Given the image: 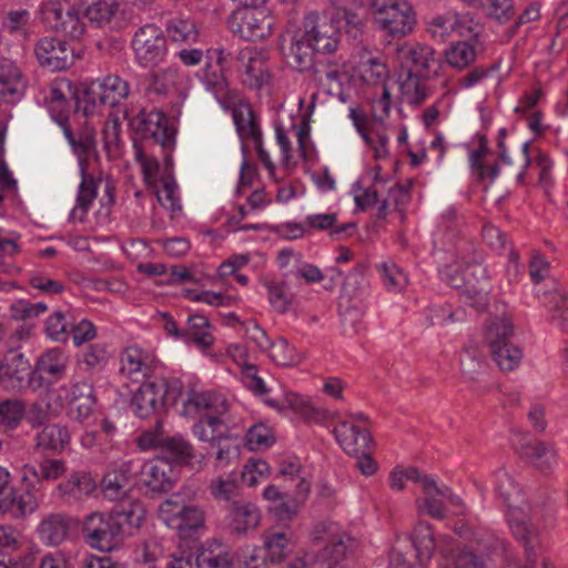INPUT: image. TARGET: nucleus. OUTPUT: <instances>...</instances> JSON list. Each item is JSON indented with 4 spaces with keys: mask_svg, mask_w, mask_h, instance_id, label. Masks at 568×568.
<instances>
[{
    "mask_svg": "<svg viewBox=\"0 0 568 568\" xmlns=\"http://www.w3.org/2000/svg\"><path fill=\"white\" fill-rule=\"evenodd\" d=\"M298 29L317 50V53L334 52L341 41L338 21L325 12L311 11L306 13Z\"/></svg>",
    "mask_w": 568,
    "mask_h": 568,
    "instance_id": "obj_8",
    "label": "nucleus"
},
{
    "mask_svg": "<svg viewBox=\"0 0 568 568\" xmlns=\"http://www.w3.org/2000/svg\"><path fill=\"white\" fill-rule=\"evenodd\" d=\"M165 31L174 42L195 43L200 32L194 21L189 19H172L168 22Z\"/></svg>",
    "mask_w": 568,
    "mask_h": 568,
    "instance_id": "obj_43",
    "label": "nucleus"
},
{
    "mask_svg": "<svg viewBox=\"0 0 568 568\" xmlns=\"http://www.w3.org/2000/svg\"><path fill=\"white\" fill-rule=\"evenodd\" d=\"M282 51L286 63L297 71L311 69L317 52L300 29L291 38L290 44L282 48Z\"/></svg>",
    "mask_w": 568,
    "mask_h": 568,
    "instance_id": "obj_29",
    "label": "nucleus"
},
{
    "mask_svg": "<svg viewBox=\"0 0 568 568\" xmlns=\"http://www.w3.org/2000/svg\"><path fill=\"white\" fill-rule=\"evenodd\" d=\"M237 60L243 63V83L252 89L260 90L270 85L272 74L263 54L244 49L239 52Z\"/></svg>",
    "mask_w": 568,
    "mask_h": 568,
    "instance_id": "obj_25",
    "label": "nucleus"
},
{
    "mask_svg": "<svg viewBox=\"0 0 568 568\" xmlns=\"http://www.w3.org/2000/svg\"><path fill=\"white\" fill-rule=\"evenodd\" d=\"M423 477L424 475L415 467H395L389 474V486L393 490L402 491L407 480L420 484Z\"/></svg>",
    "mask_w": 568,
    "mask_h": 568,
    "instance_id": "obj_57",
    "label": "nucleus"
},
{
    "mask_svg": "<svg viewBox=\"0 0 568 568\" xmlns=\"http://www.w3.org/2000/svg\"><path fill=\"white\" fill-rule=\"evenodd\" d=\"M26 414V406L19 399H4L0 402V428L14 429Z\"/></svg>",
    "mask_w": 568,
    "mask_h": 568,
    "instance_id": "obj_47",
    "label": "nucleus"
},
{
    "mask_svg": "<svg viewBox=\"0 0 568 568\" xmlns=\"http://www.w3.org/2000/svg\"><path fill=\"white\" fill-rule=\"evenodd\" d=\"M64 12L62 3L58 0L43 2L39 8L42 22L53 31H57Z\"/></svg>",
    "mask_w": 568,
    "mask_h": 568,
    "instance_id": "obj_58",
    "label": "nucleus"
},
{
    "mask_svg": "<svg viewBox=\"0 0 568 568\" xmlns=\"http://www.w3.org/2000/svg\"><path fill=\"white\" fill-rule=\"evenodd\" d=\"M519 459L541 474H551L557 459L554 443L534 438L524 434L515 447Z\"/></svg>",
    "mask_w": 568,
    "mask_h": 568,
    "instance_id": "obj_14",
    "label": "nucleus"
},
{
    "mask_svg": "<svg viewBox=\"0 0 568 568\" xmlns=\"http://www.w3.org/2000/svg\"><path fill=\"white\" fill-rule=\"evenodd\" d=\"M185 500L180 494H174L170 498H166L159 506V517L165 523L166 526L174 529L180 527L181 520L180 515L183 511Z\"/></svg>",
    "mask_w": 568,
    "mask_h": 568,
    "instance_id": "obj_50",
    "label": "nucleus"
},
{
    "mask_svg": "<svg viewBox=\"0 0 568 568\" xmlns=\"http://www.w3.org/2000/svg\"><path fill=\"white\" fill-rule=\"evenodd\" d=\"M448 284L462 290L464 302L478 312L487 307L491 286L486 270L481 265H468L463 271L455 270L454 274L448 275Z\"/></svg>",
    "mask_w": 568,
    "mask_h": 568,
    "instance_id": "obj_6",
    "label": "nucleus"
},
{
    "mask_svg": "<svg viewBox=\"0 0 568 568\" xmlns=\"http://www.w3.org/2000/svg\"><path fill=\"white\" fill-rule=\"evenodd\" d=\"M70 415L72 418L84 422L92 416L97 396L93 385L87 381L75 382L68 393Z\"/></svg>",
    "mask_w": 568,
    "mask_h": 568,
    "instance_id": "obj_27",
    "label": "nucleus"
},
{
    "mask_svg": "<svg viewBox=\"0 0 568 568\" xmlns=\"http://www.w3.org/2000/svg\"><path fill=\"white\" fill-rule=\"evenodd\" d=\"M261 510L250 500H232L227 505V529L231 536L242 538L261 525Z\"/></svg>",
    "mask_w": 568,
    "mask_h": 568,
    "instance_id": "obj_19",
    "label": "nucleus"
},
{
    "mask_svg": "<svg viewBox=\"0 0 568 568\" xmlns=\"http://www.w3.org/2000/svg\"><path fill=\"white\" fill-rule=\"evenodd\" d=\"M263 541L272 562H282L291 552V542L284 532L266 531L263 535Z\"/></svg>",
    "mask_w": 568,
    "mask_h": 568,
    "instance_id": "obj_42",
    "label": "nucleus"
},
{
    "mask_svg": "<svg viewBox=\"0 0 568 568\" xmlns=\"http://www.w3.org/2000/svg\"><path fill=\"white\" fill-rule=\"evenodd\" d=\"M72 84L70 81L60 80L52 83L48 99L50 101V110L52 113L55 111L59 112L58 115H53L55 120L61 116L67 119L63 112L68 109L69 98L72 97Z\"/></svg>",
    "mask_w": 568,
    "mask_h": 568,
    "instance_id": "obj_45",
    "label": "nucleus"
},
{
    "mask_svg": "<svg viewBox=\"0 0 568 568\" xmlns=\"http://www.w3.org/2000/svg\"><path fill=\"white\" fill-rule=\"evenodd\" d=\"M410 540L416 550V558L419 564H427L437 547L432 526L426 521H419L410 534Z\"/></svg>",
    "mask_w": 568,
    "mask_h": 568,
    "instance_id": "obj_35",
    "label": "nucleus"
},
{
    "mask_svg": "<svg viewBox=\"0 0 568 568\" xmlns=\"http://www.w3.org/2000/svg\"><path fill=\"white\" fill-rule=\"evenodd\" d=\"M110 354L106 349V346L103 344H91L89 345L82 353L81 363L87 366V371H97L103 368L108 361Z\"/></svg>",
    "mask_w": 568,
    "mask_h": 568,
    "instance_id": "obj_53",
    "label": "nucleus"
},
{
    "mask_svg": "<svg viewBox=\"0 0 568 568\" xmlns=\"http://www.w3.org/2000/svg\"><path fill=\"white\" fill-rule=\"evenodd\" d=\"M273 362L283 366H297L303 361V355L284 338H277L268 348Z\"/></svg>",
    "mask_w": 568,
    "mask_h": 568,
    "instance_id": "obj_46",
    "label": "nucleus"
},
{
    "mask_svg": "<svg viewBox=\"0 0 568 568\" xmlns=\"http://www.w3.org/2000/svg\"><path fill=\"white\" fill-rule=\"evenodd\" d=\"M85 541L101 551L116 548L123 540L110 514L92 513L83 523Z\"/></svg>",
    "mask_w": 568,
    "mask_h": 568,
    "instance_id": "obj_13",
    "label": "nucleus"
},
{
    "mask_svg": "<svg viewBox=\"0 0 568 568\" xmlns=\"http://www.w3.org/2000/svg\"><path fill=\"white\" fill-rule=\"evenodd\" d=\"M40 503L32 495L22 493L18 496H12L7 505V509L14 514V516L24 517L34 513L39 508Z\"/></svg>",
    "mask_w": 568,
    "mask_h": 568,
    "instance_id": "obj_59",
    "label": "nucleus"
},
{
    "mask_svg": "<svg viewBox=\"0 0 568 568\" xmlns=\"http://www.w3.org/2000/svg\"><path fill=\"white\" fill-rule=\"evenodd\" d=\"M192 434L199 440L209 443L211 447L227 439L230 435L225 419L217 416L199 418L192 426Z\"/></svg>",
    "mask_w": 568,
    "mask_h": 568,
    "instance_id": "obj_33",
    "label": "nucleus"
},
{
    "mask_svg": "<svg viewBox=\"0 0 568 568\" xmlns=\"http://www.w3.org/2000/svg\"><path fill=\"white\" fill-rule=\"evenodd\" d=\"M97 488L94 479L85 473H72L57 486V496L64 504H77L88 498Z\"/></svg>",
    "mask_w": 568,
    "mask_h": 568,
    "instance_id": "obj_28",
    "label": "nucleus"
},
{
    "mask_svg": "<svg viewBox=\"0 0 568 568\" xmlns=\"http://www.w3.org/2000/svg\"><path fill=\"white\" fill-rule=\"evenodd\" d=\"M178 69L169 68L153 75L150 92L156 95H166L175 85Z\"/></svg>",
    "mask_w": 568,
    "mask_h": 568,
    "instance_id": "obj_60",
    "label": "nucleus"
},
{
    "mask_svg": "<svg viewBox=\"0 0 568 568\" xmlns=\"http://www.w3.org/2000/svg\"><path fill=\"white\" fill-rule=\"evenodd\" d=\"M476 47L468 41H458L445 52L447 63L457 70L466 69L476 60Z\"/></svg>",
    "mask_w": 568,
    "mask_h": 568,
    "instance_id": "obj_39",
    "label": "nucleus"
},
{
    "mask_svg": "<svg viewBox=\"0 0 568 568\" xmlns=\"http://www.w3.org/2000/svg\"><path fill=\"white\" fill-rule=\"evenodd\" d=\"M153 184L158 201L163 207L172 212L181 209L178 196V184L171 174L162 176L159 183L155 182Z\"/></svg>",
    "mask_w": 568,
    "mask_h": 568,
    "instance_id": "obj_44",
    "label": "nucleus"
},
{
    "mask_svg": "<svg viewBox=\"0 0 568 568\" xmlns=\"http://www.w3.org/2000/svg\"><path fill=\"white\" fill-rule=\"evenodd\" d=\"M395 58L403 71L422 74L424 79L436 75L442 67L434 48L416 41L397 44Z\"/></svg>",
    "mask_w": 568,
    "mask_h": 568,
    "instance_id": "obj_9",
    "label": "nucleus"
},
{
    "mask_svg": "<svg viewBox=\"0 0 568 568\" xmlns=\"http://www.w3.org/2000/svg\"><path fill=\"white\" fill-rule=\"evenodd\" d=\"M71 439L69 429L61 424H48L36 435V448L51 454H60Z\"/></svg>",
    "mask_w": 568,
    "mask_h": 568,
    "instance_id": "obj_31",
    "label": "nucleus"
},
{
    "mask_svg": "<svg viewBox=\"0 0 568 568\" xmlns=\"http://www.w3.org/2000/svg\"><path fill=\"white\" fill-rule=\"evenodd\" d=\"M497 146L499 149V161L490 165L484 163V156L488 153L484 140H481L479 148L471 152L470 164L473 170L477 172L478 180L480 182L485 179L493 181L500 174L505 180L515 178L519 183H523L526 169L531 164L529 143L526 142L511 152L507 151L503 140L497 142Z\"/></svg>",
    "mask_w": 568,
    "mask_h": 568,
    "instance_id": "obj_3",
    "label": "nucleus"
},
{
    "mask_svg": "<svg viewBox=\"0 0 568 568\" xmlns=\"http://www.w3.org/2000/svg\"><path fill=\"white\" fill-rule=\"evenodd\" d=\"M365 143L374 151V158L386 159L389 155L388 151V136L384 130L373 129L371 133L364 135Z\"/></svg>",
    "mask_w": 568,
    "mask_h": 568,
    "instance_id": "obj_64",
    "label": "nucleus"
},
{
    "mask_svg": "<svg viewBox=\"0 0 568 568\" xmlns=\"http://www.w3.org/2000/svg\"><path fill=\"white\" fill-rule=\"evenodd\" d=\"M215 467L223 468L229 466L233 460L239 459L240 456V446L236 444L235 439L230 434L227 439L221 440V443L215 444Z\"/></svg>",
    "mask_w": 568,
    "mask_h": 568,
    "instance_id": "obj_54",
    "label": "nucleus"
},
{
    "mask_svg": "<svg viewBox=\"0 0 568 568\" xmlns=\"http://www.w3.org/2000/svg\"><path fill=\"white\" fill-rule=\"evenodd\" d=\"M163 435V425L161 417L155 418V424L150 429L144 430L138 438V445L142 449H150L163 446L165 442Z\"/></svg>",
    "mask_w": 568,
    "mask_h": 568,
    "instance_id": "obj_62",
    "label": "nucleus"
},
{
    "mask_svg": "<svg viewBox=\"0 0 568 568\" xmlns=\"http://www.w3.org/2000/svg\"><path fill=\"white\" fill-rule=\"evenodd\" d=\"M34 57L39 65L50 72L70 69L75 61V50L65 40L44 37L34 44Z\"/></svg>",
    "mask_w": 568,
    "mask_h": 568,
    "instance_id": "obj_12",
    "label": "nucleus"
},
{
    "mask_svg": "<svg viewBox=\"0 0 568 568\" xmlns=\"http://www.w3.org/2000/svg\"><path fill=\"white\" fill-rule=\"evenodd\" d=\"M69 365V356L59 347L50 348L44 352L37 361L32 375L30 377V386L36 389L43 385V375H47L50 382L61 379Z\"/></svg>",
    "mask_w": 568,
    "mask_h": 568,
    "instance_id": "obj_20",
    "label": "nucleus"
},
{
    "mask_svg": "<svg viewBox=\"0 0 568 568\" xmlns=\"http://www.w3.org/2000/svg\"><path fill=\"white\" fill-rule=\"evenodd\" d=\"M232 115L241 139L252 140L260 161L270 172H273L275 165L271 161L268 153L263 148L262 132L257 124L252 106L248 103L240 102L234 106Z\"/></svg>",
    "mask_w": 568,
    "mask_h": 568,
    "instance_id": "obj_17",
    "label": "nucleus"
},
{
    "mask_svg": "<svg viewBox=\"0 0 568 568\" xmlns=\"http://www.w3.org/2000/svg\"><path fill=\"white\" fill-rule=\"evenodd\" d=\"M181 525L174 527L179 531H196L205 526V510L195 504L185 501L180 515Z\"/></svg>",
    "mask_w": 568,
    "mask_h": 568,
    "instance_id": "obj_49",
    "label": "nucleus"
},
{
    "mask_svg": "<svg viewBox=\"0 0 568 568\" xmlns=\"http://www.w3.org/2000/svg\"><path fill=\"white\" fill-rule=\"evenodd\" d=\"M513 334L514 325L507 316L493 318L485 331L491 359L503 373L517 369L524 358L523 349L510 341Z\"/></svg>",
    "mask_w": 568,
    "mask_h": 568,
    "instance_id": "obj_4",
    "label": "nucleus"
},
{
    "mask_svg": "<svg viewBox=\"0 0 568 568\" xmlns=\"http://www.w3.org/2000/svg\"><path fill=\"white\" fill-rule=\"evenodd\" d=\"M230 405L226 398L216 392H197L190 389L183 402L182 415L186 417H211L224 418Z\"/></svg>",
    "mask_w": 568,
    "mask_h": 568,
    "instance_id": "obj_16",
    "label": "nucleus"
},
{
    "mask_svg": "<svg viewBox=\"0 0 568 568\" xmlns=\"http://www.w3.org/2000/svg\"><path fill=\"white\" fill-rule=\"evenodd\" d=\"M178 392L166 381L156 379L143 383L132 397L131 406L140 418L160 417L168 403L174 404Z\"/></svg>",
    "mask_w": 568,
    "mask_h": 568,
    "instance_id": "obj_7",
    "label": "nucleus"
},
{
    "mask_svg": "<svg viewBox=\"0 0 568 568\" xmlns=\"http://www.w3.org/2000/svg\"><path fill=\"white\" fill-rule=\"evenodd\" d=\"M77 128H72L67 119L62 116L57 119V122L63 129V133L78 158L79 169L81 174V183L77 195V202L70 213L72 221L83 222L89 212V209L98 195V183L92 174L89 173V163L92 159L99 158L97 148V131L95 128L88 121L85 115L80 116Z\"/></svg>",
    "mask_w": 568,
    "mask_h": 568,
    "instance_id": "obj_1",
    "label": "nucleus"
},
{
    "mask_svg": "<svg viewBox=\"0 0 568 568\" xmlns=\"http://www.w3.org/2000/svg\"><path fill=\"white\" fill-rule=\"evenodd\" d=\"M365 143L374 151V158L386 159L389 155L388 151V136L384 130L373 129L371 133L364 135Z\"/></svg>",
    "mask_w": 568,
    "mask_h": 568,
    "instance_id": "obj_63",
    "label": "nucleus"
},
{
    "mask_svg": "<svg viewBox=\"0 0 568 568\" xmlns=\"http://www.w3.org/2000/svg\"><path fill=\"white\" fill-rule=\"evenodd\" d=\"M119 11L116 0H95L85 10V17L98 27L110 26Z\"/></svg>",
    "mask_w": 568,
    "mask_h": 568,
    "instance_id": "obj_41",
    "label": "nucleus"
},
{
    "mask_svg": "<svg viewBox=\"0 0 568 568\" xmlns=\"http://www.w3.org/2000/svg\"><path fill=\"white\" fill-rule=\"evenodd\" d=\"M85 24L80 13L73 9H68L55 32L64 33L71 39H80L84 33Z\"/></svg>",
    "mask_w": 568,
    "mask_h": 568,
    "instance_id": "obj_56",
    "label": "nucleus"
},
{
    "mask_svg": "<svg viewBox=\"0 0 568 568\" xmlns=\"http://www.w3.org/2000/svg\"><path fill=\"white\" fill-rule=\"evenodd\" d=\"M132 50L140 65H158L164 60L168 52L166 38L158 26L145 24L134 33Z\"/></svg>",
    "mask_w": 568,
    "mask_h": 568,
    "instance_id": "obj_11",
    "label": "nucleus"
},
{
    "mask_svg": "<svg viewBox=\"0 0 568 568\" xmlns=\"http://www.w3.org/2000/svg\"><path fill=\"white\" fill-rule=\"evenodd\" d=\"M69 322L65 315L58 311L54 312L45 322V332L50 338L57 342H65L69 336L68 332Z\"/></svg>",
    "mask_w": 568,
    "mask_h": 568,
    "instance_id": "obj_61",
    "label": "nucleus"
},
{
    "mask_svg": "<svg viewBox=\"0 0 568 568\" xmlns=\"http://www.w3.org/2000/svg\"><path fill=\"white\" fill-rule=\"evenodd\" d=\"M187 323L189 327L184 334L185 337L204 348L213 345L214 337L210 332L211 324L205 316L200 314L191 315Z\"/></svg>",
    "mask_w": 568,
    "mask_h": 568,
    "instance_id": "obj_40",
    "label": "nucleus"
},
{
    "mask_svg": "<svg viewBox=\"0 0 568 568\" xmlns=\"http://www.w3.org/2000/svg\"><path fill=\"white\" fill-rule=\"evenodd\" d=\"M22 74L9 59L0 60V95L7 102H14L23 94Z\"/></svg>",
    "mask_w": 568,
    "mask_h": 568,
    "instance_id": "obj_32",
    "label": "nucleus"
},
{
    "mask_svg": "<svg viewBox=\"0 0 568 568\" xmlns=\"http://www.w3.org/2000/svg\"><path fill=\"white\" fill-rule=\"evenodd\" d=\"M274 443L271 429L257 424L252 426L246 434V446L250 450H261L270 447Z\"/></svg>",
    "mask_w": 568,
    "mask_h": 568,
    "instance_id": "obj_55",
    "label": "nucleus"
},
{
    "mask_svg": "<svg viewBox=\"0 0 568 568\" xmlns=\"http://www.w3.org/2000/svg\"><path fill=\"white\" fill-rule=\"evenodd\" d=\"M126 485L128 483L121 479V475L116 471L108 473L101 483L104 497L118 504L131 498Z\"/></svg>",
    "mask_w": 568,
    "mask_h": 568,
    "instance_id": "obj_48",
    "label": "nucleus"
},
{
    "mask_svg": "<svg viewBox=\"0 0 568 568\" xmlns=\"http://www.w3.org/2000/svg\"><path fill=\"white\" fill-rule=\"evenodd\" d=\"M120 362L121 374L131 379H138L140 376H144L148 371L146 355L136 346L126 347L121 354Z\"/></svg>",
    "mask_w": 568,
    "mask_h": 568,
    "instance_id": "obj_38",
    "label": "nucleus"
},
{
    "mask_svg": "<svg viewBox=\"0 0 568 568\" xmlns=\"http://www.w3.org/2000/svg\"><path fill=\"white\" fill-rule=\"evenodd\" d=\"M233 33L248 41H258L272 33L273 17L258 7H241L227 19Z\"/></svg>",
    "mask_w": 568,
    "mask_h": 568,
    "instance_id": "obj_10",
    "label": "nucleus"
},
{
    "mask_svg": "<svg viewBox=\"0 0 568 568\" xmlns=\"http://www.w3.org/2000/svg\"><path fill=\"white\" fill-rule=\"evenodd\" d=\"M169 118L160 110L153 109L149 112H141L138 116L136 129L141 132L143 139L156 135V130L165 125Z\"/></svg>",
    "mask_w": 568,
    "mask_h": 568,
    "instance_id": "obj_51",
    "label": "nucleus"
},
{
    "mask_svg": "<svg viewBox=\"0 0 568 568\" xmlns=\"http://www.w3.org/2000/svg\"><path fill=\"white\" fill-rule=\"evenodd\" d=\"M77 520L62 513L45 516L38 525L37 532L41 541L48 546H59L70 536Z\"/></svg>",
    "mask_w": 568,
    "mask_h": 568,
    "instance_id": "obj_24",
    "label": "nucleus"
},
{
    "mask_svg": "<svg viewBox=\"0 0 568 568\" xmlns=\"http://www.w3.org/2000/svg\"><path fill=\"white\" fill-rule=\"evenodd\" d=\"M508 524L514 536L524 544V560L518 568H537L538 562V530L531 524L529 516L520 508H509Z\"/></svg>",
    "mask_w": 568,
    "mask_h": 568,
    "instance_id": "obj_15",
    "label": "nucleus"
},
{
    "mask_svg": "<svg viewBox=\"0 0 568 568\" xmlns=\"http://www.w3.org/2000/svg\"><path fill=\"white\" fill-rule=\"evenodd\" d=\"M423 79L422 74L403 71L399 77V90L404 102L419 105L426 99L428 92Z\"/></svg>",
    "mask_w": 568,
    "mask_h": 568,
    "instance_id": "obj_37",
    "label": "nucleus"
},
{
    "mask_svg": "<svg viewBox=\"0 0 568 568\" xmlns=\"http://www.w3.org/2000/svg\"><path fill=\"white\" fill-rule=\"evenodd\" d=\"M110 515L124 538V536H132L140 530L145 521L146 510L139 499L131 497L116 504Z\"/></svg>",
    "mask_w": 568,
    "mask_h": 568,
    "instance_id": "obj_21",
    "label": "nucleus"
},
{
    "mask_svg": "<svg viewBox=\"0 0 568 568\" xmlns=\"http://www.w3.org/2000/svg\"><path fill=\"white\" fill-rule=\"evenodd\" d=\"M172 467L163 459L144 463L141 481L154 493H165L173 488Z\"/></svg>",
    "mask_w": 568,
    "mask_h": 568,
    "instance_id": "obj_30",
    "label": "nucleus"
},
{
    "mask_svg": "<svg viewBox=\"0 0 568 568\" xmlns=\"http://www.w3.org/2000/svg\"><path fill=\"white\" fill-rule=\"evenodd\" d=\"M162 449L180 463H189L194 456L192 445L182 436L166 437Z\"/></svg>",
    "mask_w": 568,
    "mask_h": 568,
    "instance_id": "obj_52",
    "label": "nucleus"
},
{
    "mask_svg": "<svg viewBox=\"0 0 568 568\" xmlns=\"http://www.w3.org/2000/svg\"><path fill=\"white\" fill-rule=\"evenodd\" d=\"M98 100L103 105L115 106L130 93L129 83L116 74H109L98 83Z\"/></svg>",
    "mask_w": 568,
    "mask_h": 568,
    "instance_id": "obj_34",
    "label": "nucleus"
},
{
    "mask_svg": "<svg viewBox=\"0 0 568 568\" xmlns=\"http://www.w3.org/2000/svg\"><path fill=\"white\" fill-rule=\"evenodd\" d=\"M420 488L423 497L415 500L417 513L437 520L444 519L446 516L444 486H438L433 477L424 475Z\"/></svg>",
    "mask_w": 568,
    "mask_h": 568,
    "instance_id": "obj_26",
    "label": "nucleus"
},
{
    "mask_svg": "<svg viewBox=\"0 0 568 568\" xmlns=\"http://www.w3.org/2000/svg\"><path fill=\"white\" fill-rule=\"evenodd\" d=\"M333 433L338 444L348 455H358L372 449L373 439L367 428H362L348 420H342Z\"/></svg>",
    "mask_w": 568,
    "mask_h": 568,
    "instance_id": "obj_22",
    "label": "nucleus"
},
{
    "mask_svg": "<svg viewBox=\"0 0 568 568\" xmlns=\"http://www.w3.org/2000/svg\"><path fill=\"white\" fill-rule=\"evenodd\" d=\"M31 365L22 353L10 351L0 362V383L11 389H21L26 382L30 385Z\"/></svg>",
    "mask_w": 568,
    "mask_h": 568,
    "instance_id": "obj_23",
    "label": "nucleus"
},
{
    "mask_svg": "<svg viewBox=\"0 0 568 568\" xmlns=\"http://www.w3.org/2000/svg\"><path fill=\"white\" fill-rule=\"evenodd\" d=\"M67 473L65 462L62 459L44 458L39 466L26 464L22 467V481H27L29 477L41 480H57Z\"/></svg>",
    "mask_w": 568,
    "mask_h": 568,
    "instance_id": "obj_36",
    "label": "nucleus"
},
{
    "mask_svg": "<svg viewBox=\"0 0 568 568\" xmlns=\"http://www.w3.org/2000/svg\"><path fill=\"white\" fill-rule=\"evenodd\" d=\"M313 540L315 542H324L325 546L321 550L318 558L327 562L328 567L335 566L346 558L348 550L352 548L354 540L346 532H339L332 527L318 525L313 531Z\"/></svg>",
    "mask_w": 568,
    "mask_h": 568,
    "instance_id": "obj_18",
    "label": "nucleus"
},
{
    "mask_svg": "<svg viewBox=\"0 0 568 568\" xmlns=\"http://www.w3.org/2000/svg\"><path fill=\"white\" fill-rule=\"evenodd\" d=\"M372 8L379 28L388 36L403 38L414 30L416 14L407 1L374 0Z\"/></svg>",
    "mask_w": 568,
    "mask_h": 568,
    "instance_id": "obj_5",
    "label": "nucleus"
},
{
    "mask_svg": "<svg viewBox=\"0 0 568 568\" xmlns=\"http://www.w3.org/2000/svg\"><path fill=\"white\" fill-rule=\"evenodd\" d=\"M439 551L446 559H452L454 568H489L495 561H504L506 544L489 532H476L469 545L457 549L454 554L453 538H443Z\"/></svg>",
    "mask_w": 568,
    "mask_h": 568,
    "instance_id": "obj_2",
    "label": "nucleus"
}]
</instances>
